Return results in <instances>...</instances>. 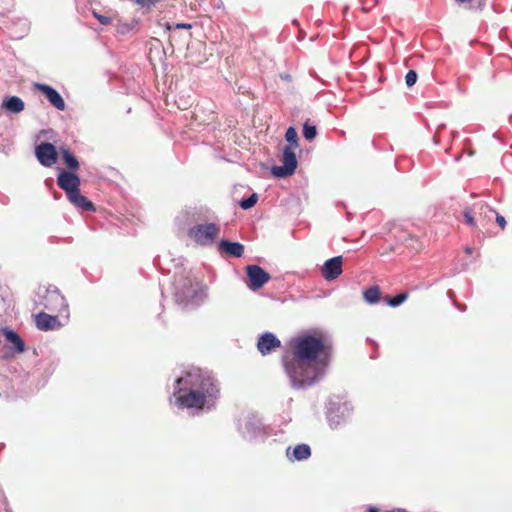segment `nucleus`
Listing matches in <instances>:
<instances>
[{
  "instance_id": "f257e3e1",
  "label": "nucleus",
  "mask_w": 512,
  "mask_h": 512,
  "mask_svg": "<svg viewBox=\"0 0 512 512\" xmlns=\"http://www.w3.org/2000/svg\"><path fill=\"white\" fill-rule=\"evenodd\" d=\"M330 357L331 350L321 338L311 335L295 338L292 357L283 358L291 386L295 389H305L317 383L323 378Z\"/></svg>"
},
{
  "instance_id": "f03ea898",
  "label": "nucleus",
  "mask_w": 512,
  "mask_h": 512,
  "mask_svg": "<svg viewBox=\"0 0 512 512\" xmlns=\"http://www.w3.org/2000/svg\"><path fill=\"white\" fill-rule=\"evenodd\" d=\"M176 385V404L181 408L210 409L219 395L217 381L209 372L199 368L177 378Z\"/></svg>"
},
{
  "instance_id": "7ed1b4c3",
  "label": "nucleus",
  "mask_w": 512,
  "mask_h": 512,
  "mask_svg": "<svg viewBox=\"0 0 512 512\" xmlns=\"http://www.w3.org/2000/svg\"><path fill=\"white\" fill-rule=\"evenodd\" d=\"M58 186L65 191L68 200L78 208L85 211L94 210V206L80 193V178L75 172L61 170L57 176Z\"/></svg>"
},
{
  "instance_id": "20e7f679",
  "label": "nucleus",
  "mask_w": 512,
  "mask_h": 512,
  "mask_svg": "<svg viewBox=\"0 0 512 512\" xmlns=\"http://www.w3.org/2000/svg\"><path fill=\"white\" fill-rule=\"evenodd\" d=\"M221 231L217 223L197 224L191 227L187 234L198 245L203 247L211 246Z\"/></svg>"
},
{
  "instance_id": "39448f33",
  "label": "nucleus",
  "mask_w": 512,
  "mask_h": 512,
  "mask_svg": "<svg viewBox=\"0 0 512 512\" xmlns=\"http://www.w3.org/2000/svg\"><path fill=\"white\" fill-rule=\"evenodd\" d=\"M42 298L41 305L47 310L65 313L68 316V303L56 286L40 288L38 292Z\"/></svg>"
},
{
  "instance_id": "423d86ee",
  "label": "nucleus",
  "mask_w": 512,
  "mask_h": 512,
  "mask_svg": "<svg viewBox=\"0 0 512 512\" xmlns=\"http://www.w3.org/2000/svg\"><path fill=\"white\" fill-rule=\"evenodd\" d=\"M282 163L283 164L281 166L272 167L271 173L273 174V176L277 178H284L287 176H291L295 172V169L297 167V158L292 147H284Z\"/></svg>"
},
{
  "instance_id": "0eeeda50",
  "label": "nucleus",
  "mask_w": 512,
  "mask_h": 512,
  "mask_svg": "<svg viewBox=\"0 0 512 512\" xmlns=\"http://www.w3.org/2000/svg\"><path fill=\"white\" fill-rule=\"evenodd\" d=\"M239 430L243 437L248 440L262 438L264 434L263 425L260 419L255 415L246 417L244 421L239 424Z\"/></svg>"
},
{
  "instance_id": "6e6552de",
  "label": "nucleus",
  "mask_w": 512,
  "mask_h": 512,
  "mask_svg": "<svg viewBox=\"0 0 512 512\" xmlns=\"http://www.w3.org/2000/svg\"><path fill=\"white\" fill-rule=\"evenodd\" d=\"M35 156L44 167H52L58 160V153L53 144L42 142L35 148Z\"/></svg>"
},
{
  "instance_id": "1a4fd4ad",
  "label": "nucleus",
  "mask_w": 512,
  "mask_h": 512,
  "mask_svg": "<svg viewBox=\"0 0 512 512\" xmlns=\"http://www.w3.org/2000/svg\"><path fill=\"white\" fill-rule=\"evenodd\" d=\"M246 273L248 277L247 285L251 290L263 287L271 278L269 273L258 265H248Z\"/></svg>"
},
{
  "instance_id": "9d476101",
  "label": "nucleus",
  "mask_w": 512,
  "mask_h": 512,
  "mask_svg": "<svg viewBox=\"0 0 512 512\" xmlns=\"http://www.w3.org/2000/svg\"><path fill=\"white\" fill-rule=\"evenodd\" d=\"M342 256H335L324 262L321 273L326 281H333L342 274Z\"/></svg>"
},
{
  "instance_id": "9b49d317",
  "label": "nucleus",
  "mask_w": 512,
  "mask_h": 512,
  "mask_svg": "<svg viewBox=\"0 0 512 512\" xmlns=\"http://www.w3.org/2000/svg\"><path fill=\"white\" fill-rule=\"evenodd\" d=\"M35 324L41 331L56 330L62 326L57 316H52L45 312H40L36 315Z\"/></svg>"
},
{
  "instance_id": "f8f14e48",
  "label": "nucleus",
  "mask_w": 512,
  "mask_h": 512,
  "mask_svg": "<svg viewBox=\"0 0 512 512\" xmlns=\"http://www.w3.org/2000/svg\"><path fill=\"white\" fill-rule=\"evenodd\" d=\"M280 346V340L270 332H266L261 335L257 343V348L262 355H267L273 349L279 348Z\"/></svg>"
},
{
  "instance_id": "ddd939ff",
  "label": "nucleus",
  "mask_w": 512,
  "mask_h": 512,
  "mask_svg": "<svg viewBox=\"0 0 512 512\" xmlns=\"http://www.w3.org/2000/svg\"><path fill=\"white\" fill-rule=\"evenodd\" d=\"M36 87L41 91L49 102L58 110L63 111L65 109V101L62 96L51 86L46 84H37Z\"/></svg>"
},
{
  "instance_id": "4468645a",
  "label": "nucleus",
  "mask_w": 512,
  "mask_h": 512,
  "mask_svg": "<svg viewBox=\"0 0 512 512\" xmlns=\"http://www.w3.org/2000/svg\"><path fill=\"white\" fill-rule=\"evenodd\" d=\"M218 250L220 252H225L233 257H241L244 253V246L238 242H230L228 240H221L218 243Z\"/></svg>"
},
{
  "instance_id": "2eb2a0df",
  "label": "nucleus",
  "mask_w": 512,
  "mask_h": 512,
  "mask_svg": "<svg viewBox=\"0 0 512 512\" xmlns=\"http://www.w3.org/2000/svg\"><path fill=\"white\" fill-rule=\"evenodd\" d=\"M286 455L292 461H302L310 457L311 449L307 444H299L292 450L289 447L286 451Z\"/></svg>"
},
{
  "instance_id": "dca6fc26",
  "label": "nucleus",
  "mask_w": 512,
  "mask_h": 512,
  "mask_svg": "<svg viewBox=\"0 0 512 512\" xmlns=\"http://www.w3.org/2000/svg\"><path fill=\"white\" fill-rule=\"evenodd\" d=\"M2 108L11 113H20L24 110L25 104L18 96H10L4 99Z\"/></svg>"
},
{
  "instance_id": "f3484780",
  "label": "nucleus",
  "mask_w": 512,
  "mask_h": 512,
  "mask_svg": "<svg viewBox=\"0 0 512 512\" xmlns=\"http://www.w3.org/2000/svg\"><path fill=\"white\" fill-rule=\"evenodd\" d=\"M3 334L5 336V339L8 342H10L11 344H13L14 349L18 353L24 352L25 344H24L23 340L20 338V336L15 331H13L11 329H4Z\"/></svg>"
},
{
  "instance_id": "a211bd4d",
  "label": "nucleus",
  "mask_w": 512,
  "mask_h": 512,
  "mask_svg": "<svg viewBox=\"0 0 512 512\" xmlns=\"http://www.w3.org/2000/svg\"><path fill=\"white\" fill-rule=\"evenodd\" d=\"M196 295V290L192 287H189L185 290L176 292V301L183 304L184 306H188L194 303V298Z\"/></svg>"
},
{
  "instance_id": "6ab92c4d",
  "label": "nucleus",
  "mask_w": 512,
  "mask_h": 512,
  "mask_svg": "<svg viewBox=\"0 0 512 512\" xmlns=\"http://www.w3.org/2000/svg\"><path fill=\"white\" fill-rule=\"evenodd\" d=\"M62 160L65 163L68 172H75L79 169L80 165L77 158L68 150L61 149Z\"/></svg>"
},
{
  "instance_id": "aec40b11",
  "label": "nucleus",
  "mask_w": 512,
  "mask_h": 512,
  "mask_svg": "<svg viewBox=\"0 0 512 512\" xmlns=\"http://www.w3.org/2000/svg\"><path fill=\"white\" fill-rule=\"evenodd\" d=\"M364 300L369 304H376L380 300V290L377 286H373L364 291Z\"/></svg>"
},
{
  "instance_id": "412c9836",
  "label": "nucleus",
  "mask_w": 512,
  "mask_h": 512,
  "mask_svg": "<svg viewBox=\"0 0 512 512\" xmlns=\"http://www.w3.org/2000/svg\"><path fill=\"white\" fill-rule=\"evenodd\" d=\"M138 24L139 21L136 19H132L129 22H119L116 26V31L119 34L125 35L134 30Z\"/></svg>"
},
{
  "instance_id": "4be33fe9",
  "label": "nucleus",
  "mask_w": 512,
  "mask_h": 512,
  "mask_svg": "<svg viewBox=\"0 0 512 512\" xmlns=\"http://www.w3.org/2000/svg\"><path fill=\"white\" fill-rule=\"evenodd\" d=\"M285 139L290 143V147L296 148L298 146V135L294 127H289L285 133Z\"/></svg>"
},
{
  "instance_id": "5701e85b",
  "label": "nucleus",
  "mask_w": 512,
  "mask_h": 512,
  "mask_svg": "<svg viewBox=\"0 0 512 512\" xmlns=\"http://www.w3.org/2000/svg\"><path fill=\"white\" fill-rule=\"evenodd\" d=\"M258 200L257 194L253 193L248 198L242 199L240 201V207L244 210L252 208Z\"/></svg>"
},
{
  "instance_id": "b1692460",
  "label": "nucleus",
  "mask_w": 512,
  "mask_h": 512,
  "mask_svg": "<svg viewBox=\"0 0 512 512\" xmlns=\"http://www.w3.org/2000/svg\"><path fill=\"white\" fill-rule=\"evenodd\" d=\"M303 135L307 140H312L317 135L316 126L305 123L303 126Z\"/></svg>"
},
{
  "instance_id": "393cba45",
  "label": "nucleus",
  "mask_w": 512,
  "mask_h": 512,
  "mask_svg": "<svg viewBox=\"0 0 512 512\" xmlns=\"http://www.w3.org/2000/svg\"><path fill=\"white\" fill-rule=\"evenodd\" d=\"M407 299L406 293H400L395 297H391L387 299V304L391 307H397L402 304Z\"/></svg>"
},
{
  "instance_id": "a878e982",
  "label": "nucleus",
  "mask_w": 512,
  "mask_h": 512,
  "mask_svg": "<svg viewBox=\"0 0 512 512\" xmlns=\"http://www.w3.org/2000/svg\"><path fill=\"white\" fill-rule=\"evenodd\" d=\"M417 81V73L414 70H409L405 76V83L408 87H412Z\"/></svg>"
},
{
  "instance_id": "bb28decb",
  "label": "nucleus",
  "mask_w": 512,
  "mask_h": 512,
  "mask_svg": "<svg viewBox=\"0 0 512 512\" xmlns=\"http://www.w3.org/2000/svg\"><path fill=\"white\" fill-rule=\"evenodd\" d=\"M133 1L135 4H137L143 8H148V9L154 7L158 2V0H133Z\"/></svg>"
},
{
  "instance_id": "cd10ccee",
  "label": "nucleus",
  "mask_w": 512,
  "mask_h": 512,
  "mask_svg": "<svg viewBox=\"0 0 512 512\" xmlns=\"http://www.w3.org/2000/svg\"><path fill=\"white\" fill-rule=\"evenodd\" d=\"M464 219L466 223L472 227H476V221L472 215V211L470 209H465L463 212Z\"/></svg>"
},
{
  "instance_id": "c85d7f7f",
  "label": "nucleus",
  "mask_w": 512,
  "mask_h": 512,
  "mask_svg": "<svg viewBox=\"0 0 512 512\" xmlns=\"http://www.w3.org/2000/svg\"><path fill=\"white\" fill-rule=\"evenodd\" d=\"M480 215H483L484 218L491 219V216L495 213V210L488 207L487 205H482L480 208Z\"/></svg>"
},
{
  "instance_id": "c756f323",
  "label": "nucleus",
  "mask_w": 512,
  "mask_h": 512,
  "mask_svg": "<svg viewBox=\"0 0 512 512\" xmlns=\"http://www.w3.org/2000/svg\"><path fill=\"white\" fill-rule=\"evenodd\" d=\"M94 16L97 18V20L102 24V25H108L111 23V18L110 17H107V16H103V15H100L98 13H95L94 12Z\"/></svg>"
},
{
  "instance_id": "7c9ffc66",
  "label": "nucleus",
  "mask_w": 512,
  "mask_h": 512,
  "mask_svg": "<svg viewBox=\"0 0 512 512\" xmlns=\"http://www.w3.org/2000/svg\"><path fill=\"white\" fill-rule=\"evenodd\" d=\"M494 214H495V217H496L497 224L501 227L502 230H504L505 227H506V220H505V218L502 215H500L499 213H497L496 211H495Z\"/></svg>"
},
{
  "instance_id": "2f4dec72",
  "label": "nucleus",
  "mask_w": 512,
  "mask_h": 512,
  "mask_svg": "<svg viewBox=\"0 0 512 512\" xmlns=\"http://www.w3.org/2000/svg\"><path fill=\"white\" fill-rule=\"evenodd\" d=\"M176 28L188 29V28H191V24L179 23V24L176 25Z\"/></svg>"
},
{
  "instance_id": "473e14b6",
  "label": "nucleus",
  "mask_w": 512,
  "mask_h": 512,
  "mask_svg": "<svg viewBox=\"0 0 512 512\" xmlns=\"http://www.w3.org/2000/svg\"><path fill=\"white\" fill-rule=\"evenodd\" d=\"M455 1H456L457 3H459V4H465V3H469V2H471L472 0H455ZM480 1H481L480 5H482V6H483V5H484V3H485V0H480Z\"/></svg>"
},
{
  "instance_id": "72a5a7b5",
  "label": "nucleus",
  "mask_w": 512,
  "mask_h": 512,
  "mask_svg": "<svg viewBox=\"0 0 512 512\" xmlns=\"http://www.w3.org/2000/svg\"><path fill=\"white\" fill-rule=\"evenodd\" d=\"M368 511L369 512H378V509L376 507L371 506V507H369Z\"/></svg>"
},
{
  "instance_id": "f704fd0d",
  "label": "nucleus",
  "mask_w": 512,
  "mask_h": 512,
  "mask_svg": "<svg viewBox=\"0 0 512 512\" xmlns=\"http://www.w3.org/2000/svg\"><path fill=\"white\" fill-rule=\"evenodd\" d=\"M472 252L471 248L470 247H467L466 248V253L470 254Z\"/></svg>"
}]
</instances>
